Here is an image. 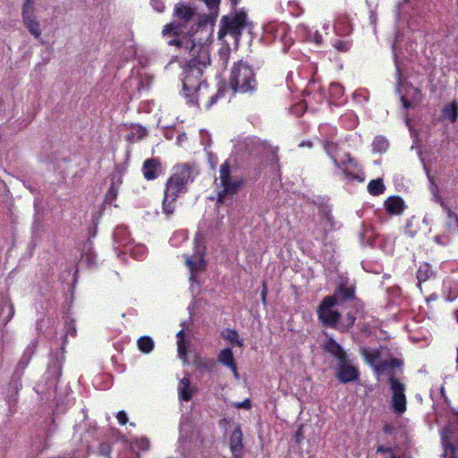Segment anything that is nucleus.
<instances>
[{
	"mask_svg": "<svg viewBox=\"0 0 458 458\" xmlns=\"http://www.w3.org/2000/svg\"><path fill=\"white\" fill-rule=\"evenodd\" d=\"M402 103H403V107H404V108H409V107L412 106V104L408 99H406L404 97H403Z\"/></svg>",
	"mask_w": 458,
	"mask_h": 458,
	"instance_id": "56",
	"label": "nucleus"
},
{
	"mask_svg": "<svg viewBox=\"0 0 458 458\" xmlns=\"http://www.w3.org/2000/svg\"><path fill=\"white\" fill-rule=\"evenodd\" d=\"M293 437L296 443H301V439L303 438L302 429L299 428L294 434Z\"/></svg>",
	"mask_w": 458,
	"mask_h": 458,
	"instance_id": "53",
	"label": "nucleus"
},
{
	"mask_svg": "<svg viewBox=\"0 0 458 458\" xmlns=\"http://www.w3.org/2000/svg\"><path fill=\"white\" fill-rule=\"evenodd\" d=\"M66 334H69L72 336H74L76 335V329H75V326L73 324V321H71L69 323H67V326H66Z\"/></svg>",
	"mask_w": 458,
	"mask_h": 458,
	"instance_id": "49",
	"label": "nucleus"
},
{
	"mask_svg": "<svg viewBox=\"0 0 458 458\" xmlns=\"http://www.w3.org/2000/svg\"><path fill=\"white\" fill-rule=\"evenodd\" d=\"M327 297H333L337 306L344 308H352L356 312H363L362 301L355 296V287L348 286L345 283H341L335 289L334 294Z\"/></svg>",
	"mask_w": 458,
	"mask_h": 458,
	"instance_id": "8",
	"label": "nucleus"
},
{
	"mask_svg": "<svg viewBox=\"0 0 458 458\" xmlns=\"http://www.w3.org/2000/svg\"><path fill=\"white\" fill-rule=\"evenodd\" d=\"M443 117L452 123L458 119V102L453 101L451 104L444 106L442 110Z\"/></svg>",
	"mask_w": 458,
	"mask_h": 458,
	"instance_id": "27",
	"label": "nucleus"
},
{
	"mask_svg": "<svg viewBox=\"0 0 458 458\" xmlns=\"http://www.w3.org/2000/svg\"><path fill=\"white\" fill-rule=\"evenodd\" d=\"M325 350L337 359V363L344 362V360L348 359L346 352L333 338H329L326 342Z\"/></svg>",
	"mask_w": 458,
	"mask_h": 458,
	"instance_id": "14",
	"label": "nucleus"
},
{
	"mask_svg": "<svg viewBox=\"0 0 458 458\" xmlns=\"http://www.w3.org/2000/svg\"><path fill=\"white\" fill-rule=\"evenodd\" d=\"M455 363H456V371H458V348L456 349V359H455Z\"/></svg>",
	"mask_w": 458,
	"mask_h": 458,
	"instance_id": "64",
	"label": "nucleus"
},
{
	"mask_svg": "<svg viewBox=\"0 0 458 458\" xmlns=\"http://www.w3.org/2000/svg\"><path fill=\"white\" fill-rule=\"evenodd\" d=\"M225 96V89L219 88L215 95H213L210 98V100L208 104V107L211 106L212 105L216 104L217 99Z\"/></svg>",
	"mask_w": 458,
	"mask_h": 458,
	"instance_id": "44",
	"label": "nucleus"
},
{
	"mask_svg": "<svg viewBox=\"0 0 458 458\" xmlns=\"http://www.w3.org/2000/svg\"><path fill=\"white\" fill-rule=\"evenodd\" d=\"M386 190L385 184L381 178L371 180L368 184V191L372 196L382 194Z\"/></svg>",
	"mask_w": 458,
	"mask_h": 458,
	"instance_id": "28",
	"label": "nucleus"
},
{
	"mask_svg": "<svg viewBox=\"0 0 458 458\" xmlns=\"http://www.w3.org/2000/svg\"><path fill=\"white\" fill-rule=\"evenodd\" d=\"M405 396L404 394H403V406H402V409H403V412H404L405 411Z\"/></svg>",
	"mask_w": 458,
	"mask_h": 458,
	"instance_id": "63",
	"label": "nucleus"
},
{
	"mask_svg": "<svg viewBox=\"0 0 458 458\" xmlns=\"http://www.w3.org/2000/svg\"><path fill=\"white\" fill-rule=\"evenodd\" d=\"M250 144H251L250 142H248L247 140H245L239 145V148H242V147H245L246 148H248Z\"/></svg>",
	"mask_w": 458,
	"mask_h": 458,
	"instance_id": "61",
	"label": "nucleus"
},
{
	"mask_svg": "<svg viewBox=\"0 0 458 458\" xmlns=\"http://www.w3.org/2000/svg\"><path fill=\"white\" fill-rule=\"evenodd\" d=\"M334 47L337 49L339 52H347L351 47V43L348 41H343V40H337Z\"/></svg>",
	"mask_w": 458,
	"mask_h": 458,
	"instance_id": "42",
	"label": "nucleus"
},
{
	"mask_svg": "<svg viewBox=\"0 0 458 458\" xmlns=\"http://www.w3.org/2000/svg\"><path fill=\"white\" fill-rule=\"evenodd\" d=\"M217 361L232 369L234 377H238L239 374L237 370V364L235 362L233 352L231 348H225L222 350L218 354Z\"/></svg>",
	"mask_w": 458,
	"mask_h": 458,
	"instance_id": "15",
	"label": "nucleus"
},
{
	"mask_svg": "<svg viewBox=\"0 0 458 458\" xmlns=\"http://www.w3.org/2000/svg\"><path fill=\"white\" fill-rule=\"evenodd\" d=\"M137 132L139 133V140L143 139L148 134L147 130L141 126L138 127Z\"/></svg>",
	"mask_w": 458,
	"mask_h": 458,
	"instance_id": "54",
	"label": "nucleus"
},
{
	"mask_svg": "<svg viewBox=\"0 0 458 458\" xmlns=\"http://www.w3.org/2000/svg\"><path fill=\"white\" fill-rule=\"evenodd\" d=\"M349 309L350 310L347 312L346 318L343 321H339L338 329L344 330L352 327L356 320V316L360 313L356 312V310H353L352 308Z\"/></svg>",
	"mask_w": 458,
	"mask_h": 458,
	"instance_id": "30",
	"label": "nucleus"
},
{
	"mask_svg": "<svg viewBox=\"0 0 458 458\" xmlns=\"http://www.w3.org/2000/svg\"><path fill=\"white\" fill-rule=\"evenodd\" d=\"M138 348L144 353H149L155 346L154 341L149 336H141L137 341Z\"/></svg>",
	"mask_w": 458,
	"mask_h": 458,
	"instance_id": "31",
	"label": "nucleus"
},
{
	"mask_svg": "<svg viewBox=\"0 0 458 458\" xmlns=\"http://www.w3.org/2000/svg\"><path fill=\"white\" fill-rule=\"evenodd\" d=\"M256 72L247 62L235 63L231 70L229 87L234 93L253 94L259 89Z\"/></svg>",
	"mask_w": 458,
	"mask_h": 458,
	"instance_id": "2",
	"label": "nucleus"
},
{
	"mask_svg": "<svg viewBox=\"0 0 458 458\" xmlns=\"http://www.w3.org/2000/svg\"><path fill=\"white\" fill-rule=\"evenodd\" d=\"M199 174V170L194 165L188 163L176 165L174 172L168 178L165 183V189L173 195H180L187 192V184L192 182Z\"/></svg>",
	"mask_w": 458,
	"mask_h": 458,
	"instance_id": "6",
	"label": "nucleus"
},
{
	"mask_svg": "<svg viewBox=\"0 0 458 458\" xmlns=\"http://www.w3.org/2000/svg\"><path fill=\"white\" fill-rule=\"evenodd\" d=\"M176 336H177V339H178L177 341L184 340V339H185V338H184V337H185L184 330H181V331H179V332L177 333Z\"/></svg>",
	"mask_w": 458,
	"mask_h": 458,
	"instance_id": "57",
	"label": "nucleus"
},
{
	"mask_svg": "<svg viewBox=\"0 0 458 458\" xmlns=\"http://www.w3.org/2000/svg\"><path fill=\"white\" fill-rule=\"evenodd\" d=\"M442 207L444 208L445 211V214H446V216L447 218L449 219V224H448V226H452V221H454L455 223V226L457 227L458 229V215L454 212L450 207L445 205V204H441Z\"/></svg>",
	"mask_w": 458,
	"mask_h": 458,
	"instance_id": "37",
	"label": "nucleus"
},
{
	"mask_svg": "<svg viewBox=\"0 0 458 458\" xmlns=\"http://www.w3.org/2000/svg\"><path fill=\"white\" fill-rule=\"evenodd\" d=\"M401 366V360L394 358L380 361L376 365L375 372L381 381L390 383L393 392L392 409L396 415L401 414V381L395 377V370Z\"/></svg>",
	"mask_w": 458,
	"mask_h": 458,
	"instance_id": "4",
	"label": "nucleus"
},
{
	"mask_svg": "<svg viewBox=\"0 0 458 458\" xmlns=\"http://www.w3.org/2000/svg\"><path fill=\"white\" fill-rule=\"evenodd\" d=\"M385 208L389 215L401 214V197L391 196L385 201Z\"/></svg>",
	"mask_w": 458,
	"mask_h": 458,
	"instance_id": "26",
	"label": "nucleus"
},
{
	"mask_svg": "<svg viewBox=\"0 0 458 458\" xmlns=\"http://www.w3.org/2000/svg\"><path fill=\"white\" fill-rule=\"evenodd\" d=\"M116 196L117 190L115 189L114 183H112L108 191L106 194V202L112 203V201L116 199Z\"/></svg>",
	"mask_w": 458,
	"mask_h": 458,
	"instance_id": "43",
	"label": "nucleus"
},
{
	"mask_svg": "<svg viewBox=\"0 0 458 458\" xmlns=\"http://www.w3.org/2000/svg\"><path fill=\"white\" fill-rule=\"evenodd\" d=\"M442 446L444 449L442 458H457L458 447L449 440L447 436L442 437Z\"/></svg>",
	"mask_w": 458,
	"mask_h": 458,
	"instance_id": "25",
	"label": "nucleus"
},
{
	"mask_svg": "<svg viewBox=\"0 0 458 458\" xmlns=\"http://www.w3.org/2000/svg\"><path fill=\"white\" fill-rule=\"evenodd\" d=\"M33 353H34V346H28L26 348V350L24 351L21 358L20 359V360L16 366V369L14 370V373L13 375V378L14 381L16 380V378L17 379L21 378V377L23 374L25 368L29 364Z\"/></svg>",
	"mask_w": 458,
	"mask_h": 458,
	"instance_id": "19",
	"label": "nucleus"
},
{
	"mask_svg": "<svg viewBox=\"0 0 458 458\" xmlns=\"http://www.w3.org/2000/svg\"><path fill=\"white\" fill-rule=\"evenodd\" d=\"M318 214L324 224L325 231H332L335 227V220L332 216L331 208L326 204H320L318 207Z\"/></svg>",
	"mask_w": 458,
	"mask_h": 458,
	"instance_id": "17",
	"label": "nucleus"
},
{
	"mask_svg": "<svg viewBox=\"0 0 458 458\" xmlns=\"http://www.w3.org/2000/svg\"><path fill=\"white\" fill-rule=\"evenodd\" d=\"M388 140L383 136H377L372 142V148L374 152H385L388 148Z\"/></svg>",
	"mask_w": 458,
	"mask_h": 458,
	"instance_id": "33",
	"label": "nucleus"
},
{
	"mask_svg": "<svg viewBox=\"0 0 458 458\" xmlns=\"http://www.w3.org/2000/svg\"><path fill=\"white\" fill-rule=\"evenodd\" d=\"M395 428L392 426L391 424H386L383 428V431L386 434H393L395 431Z\"/></svg>",
	"mask_w": 458,
	"mask_h": 458,
	"instance_id": "51",
	"label": "nucleus"
},
{
	"mask_svg": "<svg viewBox=\"0 0 458 458\" xmlns=\"http://www.w3.org/2000/svg\"><path fill=\"white\" fill-rule=\"evenodd\" d=\"M436 273L433 271L431 266L428 263H423L419 267L417 271L418 286L420 287L422 283L428 280L434 279Z\"/></svg>",
	"mask_w": 458,
	"mask_h": 458,
	"instance_id": "23",
	"label": "nucleus"
},
{
	"mask_svg": "<svg viewBox=\"0 0 458 458\" xmlns=\"http://www.w3.org/2000/svg\"><path fill=\"white\" fill-rule=\"evenodd\" d=\"M335 306V299L326 296L318 306L317 313L323 326L338 329L341 313L334 309Z\"/></svg>",
	"mask_w": 458,
	"mask_h": 458,
	"instance_id": "9",
	"label": "nucleus"
},
{
	"mask_svg": "<svg viewBox=\"0 0 458 458\" xmlns=\"http://www.w3.org/2000/svg\"><path fill=\"white\" fill-rule=\"evenodd\" d=\"M377 453L381 454H388V457L386 458H401L400 455H396L393 453V448L391 446L378 445Z\"/></svg>",
	"mask_w": 458,
	"mask_h": 458,
	"instance_id": "38",
	"label": "nucleus"
},
{
	"mask_svg": "<svg viewBox=\"0 0 458 458\" xmlns=\"http://www.w3.org/2000/svg\"><path fill=\"white\" fill-rule=\"evenodd\" d=\"M230 448L232 453L236 455L243 449L242 432L240 426H237L230 437Z\"/></svg>",
	"mask_w": 458,
	"mask_h": 458,
	"instance_id": "21",
	"label": "nucleus"
},
{
	"mask_svg": "<svg viewBox=\"0 0 458 458\" xmlns=\"http://www.w3.org/2000/svg\"><path fill=\"white\" fill-rule=\"evenodd\" d=\"M360 352L365 360L374 368V370L376 369V365L383 361L381 360V352L378 349L362 347L360 348Z\"/></svg>",
	"mask_w": 458,
	"mask_h": 458,
	"instance_id": "22",
	"label": "nucleus"
},
{
	"mask_svg": "<svg viewBox=\"0 0 458 458\" xmlns=\"http://www.w3.org/2000/svg\"><path fill=\"white\" fill-rule=\"evenodd\" d=\"M326 151L329 154L333 153L336 149V144L332 141H326L324 144Z\"/></svg>",
	"mask_w": 458,
	"mask_h": 458,
	"instance_id": "48",
	"label": "nucleus"
},
{
	"mask_svg": "<svg viewBox=\"0 0 458 458\" xmlns=\"http://www.w3.org/2000/svg\"><path fill=\"white\" fill-rule=\"evenodd\" d=\"M111 446L107 443H101L98 446V454L106 458H111Z\"/></svg>",
	"mask_w": 458,
	"mask_h": 458,
	"instance_id": "40",
	"label": "nucleus"
},
{
	"mask_svg": "<svg viewBox=\"0 0 458 458\" xmlns=\"http://www.w3.org/2000/svg\"><path fill=\"white\" fill-rule=\"evenodd\" d=\"M194 365L199 370L212 371L216 367V361L213 359L202 360L197 358L194 360Z\"/></svg>",
	"mask_w": 458,
	"mask_h": 458,
	"instance_id": "32",
	"label": "nucleus"
},
{
	"mask_svg": "<svg viewBox=\"0 0 458 458\" xmlns=\"http://www.w3.org/2000/svg\"><path fill=\"white\" fill-rule=\"evenodd\" d=\"M178 195H173L171 191L165 190V197L163 199V211L166 216H171L175 209V202Z\"/></svg>",
	"mask_w": 458,
	"mask_h": 458,
	"instance_id": "24",
	"label": "nucleus"
},
{
	"mask_svg": "<svg viewBox=\"0 0 458 458\" xmlns=\"http://www.w3.org/2000/svg\"><path fill=\"white\" fill-rule=\"evenodd\" d=\"M136 445L142 451L148 450L150 446L149 440L147 437H140L135 440Z\"/></svg>",
	"mask_w": 458,
	"mask_h": 458,
	"instance_id": "41",
	"label": "nucleus"
},
{
	"mask_svg": "<svg viewBox=\"0 0 458 458\" xmlns=\"http://www.w3.org/2000/svg\"><path fill=\"white\" fill-rule=\"evenodd\" d=\"M195 387L191 386V381L188 377H183L180 380L178 386L179 397L184 402L191 400Z\"/></svg>",
	"mask_w": 458,
	"mask_h": 458,
	"instance_id": "20",
	"label": "nucleus"
},
{
	"mask_svg": "<svg viewBox=\"0 0 458 458\" xmlns=\"http://www.w3.org/2000/svg\"><path fill=\"white\" fill-rule=\"evenodd\" d=\"M219 180L222 190L217 192L216 207L225 206L231 207L233 205V195L242 189L245 180L242 177H233L232 174V166L228 161H225L220 165L219 168Z\"/></svg>",
	"mask_w": 458,
	"mask_h": 458,
	"instance_id": "3",
	"label": "nucleus"
},
{
	"mask_svg": "<svg viewBox=\"0 0 458 458\" xmlns=\"http://www.w3.org/2000/svg\"><path fill=\"white\" fill-rule=\"evenodd\" d=\"M422 99V94L421 91L418 89H415V96L413 98V101L415 102V105L420 104Z\"/></svg>",
	"mask_w": 458,
	"mask_h": 458,
	"instance_id": "52",
	"label": "nucleus"
},
{
	"mask_svg": "<svg viewBox=\"0 0 458 458\" xmlns=\"http://www.w3.org/2000/svg\"><path fill=\"white\" fill-rule=\"evenodd\" d=\"M24 26L28 29L30 33L34 36L36 38H39L41 36V30L39 22L34 20H29L23 21Z\"/></svg>",
	"mask_w": 458,
	"mask_h": 458,
	"instance_id": "34",
	"label": "nucleus"
},
{
	"mask_svg": "<svg viewBox=\"0 0 458 458\" xmlns=\"http://www.w3.org/2000/svg\"><path fill=\"white\" fill-rule=\"evenodd\" d=\"M222 336L224 339L227 340L231 344H235L239 347H242L244 345L243 340L240 338L238 332L234 329H225L222 332Z\"/></svg>",
	"mask_w": 458,
	"mask_h": 458,
	"instance_id": "29",
	"label": "nucleus"
},
{
	"mask_svg": "<svg viewBox=\"0 0 458 458\" xmlns=\"http://www.w3.org/2000/svg\"><path fill=\"white\" fill-rule=\"evenodd\" d=\"M335 377L342 384L356 382L360 378V371L355 366L350 364L347 359L344 362L337 363Z\"/></svg>",
	"mask_w": 458,
	"mask_h": 458,
	"instance_id": "12",
	"label": "nucleus"
},
{
	"mask_svg": "<svg viewBox=\"0 0 458 458\" xmlns=\"http://www.w3.org/2000/svg\"><path fill=\"white\" fill-rule=\"evenodd\" d=\"M43 437H44L43 436L42 437L38 436V440L33 441V445L38 452H42L48 446L47 440H45L44 444H41V440L43 439Z\"/></svg>",
	"mask_w": 458,
	"mask_h": 458,
	"instance_id": "45",
	"label": "nucleus"
},
{
	"mask_svg": "<svg viewBox=\"0 0 458 458\" xmlns=\"http://www.w3.org/2000/svg\"><path fill=\"white\" fill-rule=\"evenodd\" d=\"M64 347L58 348L51 353L50 361L46 372L47 388H56L57 383L62 376V366L64 361Z\"/></svg>",
	"mask_w": 458,
	"mask_h": 458,
	"instance_id": "10",
	"label": "nucleus"
},
{
	"mask_svg": "<svg viewBox=\"0 0 458 458\" xmlns=\"http://www.w3.org/2000/svg\"><path fill=\"white\" fill-rule=\"evenodd\" d=\"M185 140H186V134L185 133L179 134L178 137H177L178 143H181L182 141H183Z\"/></svg>",
	"mask_w": 458,
	"mask_h": 458,
	"instance_id": "59",
	"label": "nucleus"
},
{
	"mask_svg": "<svg viewBox=\"0 0 458 458\" xmlns=\"http://www.w3.org/2000/svg\"><path fill=\"white\" fill-rule=\"evenodd\" d=\"M347 167L344 169V173L347 178L356 180L360 182H364L365 174L363 172L358 170V163L348 155Z\"/></svg>",
	"mask_w": 458,
	"mask_h": 458,
	"instance_id": "18",
	"label": "nucleus"
},
{
	"mask_svg": "<svg viewBox=\"0 0 458 458\" xmlns=\"http://www.w3.org/2000/svg\"><path fill=\"white\" fill-rule=\"evenodd\" d=\"M188 344L189 343L185 339L177 341L178 355L181 359H186Z\"/></svg>",
	"mask_w": 458,
	"mask_h": 458,
	"instance_id": "39",
	"label": "nucleus"
},
{
	"mask_svg": "<svg viewBox=\"0 0 458 458\" xmlns=\"http://www.w3.org/2000/svg\"><path fill=\"white\" fill-rule=\"evenodd\" d=\"M250 24L244 9L232 10L228 15L223 16L220 20L218 38L223 39L225 35L230 34L235 41H239L243 30Z\"/></svg>",
	"mask_w": 458,
	"mask_h": 458,
	"instance_id": "5",
	"label": "nucleus"
},
{
	"mask_svg": "<svg viewBox=\"0 0 458 458\" xmlns=\"http://www.w3.org/2000/svg\"><path fill=\"white\" fill-rule=\"evenodd\" d=\"M264 30L267 35L272 36L273 39L279 38L282 42L284 41L287 36V26L284 23L269 22Z\"/></svg>",
	"mask_w": 458,
	"mask_h": 458,
	"instance_id": "16",
	"label": "nucleus"
},
{
	"mask_svg": "<svg viewBox=\"0 0 458 458\" xmlns=\"http://www.w3.org/2000/svg\"><path fill=\"white\" fill-rule=\"evenodd\" d=\"M116 418L118 420V421L122 424V425H124L127 423L128 421V417H127V414L125 411H121L117 413L116 415Z\"/></svg>",
	"mask_w": 458,
	"mask_h": 458,
	"instance_id": "47",
	"label": "nucleus"
},
{
	"mask_svg": "<svg viewBox=\"0 0 458 458\" xmlns=\"http://www.w3.org/2000/svg\"><path fill=\"white\" fill-rule=\"evenodd\" d=\"M344 87L337 82H333L329 86L330 96L335 99H339L344 95Z\"/></svg>",
	"mask_w": 458,
	"mask_h": 458,
	"instance_id": "35",
	"label": "nucleus"
},
{
	"mask_svg": "<svg viewBox=\"0 0 458 458\" xmlns=\"http://www.w3.org/2000/svg\"><path fill=\"white\" fill-rule=\"evenodd\" d=\"M142 173L148 181L157 179L163 173V166L158 157L148 158L143 162Z\"/></svg>",
	"mask_w": 458,
	"mask_h": 458,
	"instance_id": "13",
	"label": "nucleus"
},
{
	"mask_svg": "<svg viewBox=\"0 0 458 458\" xmlns=\"http://www.w3.org/2000/svg\"><path fill=\"white\" fill-rule=\"evenodd\" d=\"M238 2H239V0H230L231 5H232V10L236 9V5H237Z\"/></svg>",
	"mask_w": 458,
	"mask_h": 458,
	"instance_id": "62",
	"label": "nucleus"
},
{
	"mask_svg": "<svg viewBox=\"0 0 458 458\" xmlns=\"http://www.w3.org/2000/svg\"><path fill=\"white\" fill-rule=\"evenodd\" d=\"M238 408H242V409H250L251 408V402L250 399H245L243 402L238 403L236 405Z\"/></svg>",
	"mask_w": 458,
	"mask_h": 458,
	"instance_id": "50",
	"label": "nucleus"
},
{
	"mask_svg": "<svg viewBox=\"0 0 458 458\" xmlns=\"http://www.w3.org/2000/svg\"><path fill=\"white\" fill-rule=\"evenodd\" d=\"M168 45L175 46L180 49L183 48L189 52L191 58L184 67L183 92L185 97L189 98L190 102L199 106V91L202 87H208L201 78L203 69L210 64L208 46L206 42L196 44V38H188L185 36L170 39Z\"/></svg>",
	"mask_w": 458,
	"mask_h": 458,
	"instance_id": "1",
	"label": "nucleus"
},
{
	"mask_svg": "<svg viewBox=\"0 0 458 458\" xmlns=\"http://www.w3.org/2000/svg\"><path fill=\"white\" fill-rule=\"evenodd\" d=\"M396 9H397L396 21H395L394 30L388 37V41L391 45V48H392L393 55H394V61L395 69H396V79L397 80H396L395 89H396L397 92H400V90H401V63L399 61V49H400L399 38L401 35V28L398 24V21L401 17V3H398L396 4Z\"/></svg>",
	"mask_w": 458,
	"mask_h": 458,
	"instance_id": "11",
	"label": "nucleus"
},
{
	"mask_svg": "<svg viewBox=\"0 0 458 458\" xmlns=\"http://www.w3.org/2000/svg\"><path fill=\"white\" fill-rule=\"evenodd\" d=\"M267 293V285L264 283L263 284V290L261 292V298H262V301H263L264 303H266Z\"/></svg>",
	"mask_w": 458,
	"mask_h": 458,
	"instance_id": "55",
	"label": "nucleus"
},
{
	"mask_svg": "<svg viewBox=\"0 0 458 458\" xmlns=\"http://www.w3.org/2000/svg\"><path fill=\"white\" fill-rule=\"evenodd\" d=\"M21 16L22 21L36 19L34 15V4H23Z\"/></svg>",
	"mask_w": 458,
	"mask_h": 458,
	"instance_id": "36",
	"label": "nucleus"
},
{
	"mask_svg": "<svg viewBox=\"0 0 458 458\" xmlns=\"http://www.w3.org/2000/svg\"><path fill=\"white\" fill-rule=\"evenodd\" d=\"M206 253L207 247L203 236L198 233L195 237L193 254L191 256H185V264L191 271V281L197 282V274L202 273L207 269Z\"/></svg>",
	"mask_w": 458,
	"mask_h": 458,
	"instance_id": "7",
	"label": "nucleus"
},
{
	"mask_svg": "<svg viewBox=\"0 0 458 458\" xmlns=\"http://www.w3.org/2000/svg\"><path fill=\"white\" fill-rule=\"evenodd\" d=\"M410 226H411V225H410V223H408V224L406 225V227H405V233H408L411 237H412V236L414 235V233H415V232H412V231L410 229Z\"/></svg>",
	"mask_w": 458,
	"mask_h": 458,
	"instance_id": "58",
	"label": "nucleus"
},
{
	"mask_svg": "<svg viewBox=\"0 0 458 458\" xmlns=\"http://www.w3.org/2000/svg\"><path fill=\"white\" fill-rule=\"evenodd\" d=\"M152 7L158 13H162L165 10V4L163 0H150Z\"/></svg>",
	"mask_w": 458,
	"mask_h": 458,
	"instance_id": "46",
	"label": "nucleus"
},
{
	"mask_svg": "<svg viewBox=\"0 0 458 458\" xmlns=\"http://www.w3.org/2000/svg\"><path fill=\"white\" fill-rule=\"evenodd\" d=\"M312 142L311 141H302L301 144H300V147H310L311 148L312 147Z\"/></svg>",
	"mask_w": 458,
	"mask_h": 458,
	"instance_id": "60",
	"label": "nucleus"
}]
</instances>
